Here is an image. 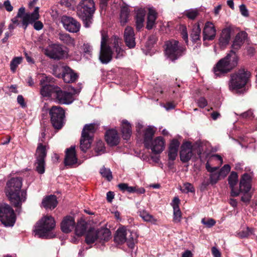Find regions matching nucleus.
I'll return each instance as SVG.
<instances>
[{
    "instance_id": "1",
    "label": "nucleus",
    "mask_w": 257,
    "mask_h": 257,
    "mask_svg": "<svg viewBox=\"0 0 257 257\" xmlns=\"http://www.w3.org/2000/svg\"><path fill=\"white\" fill-rule=\"evenodd\" d=\"M54 78L51 76L43 74L40 81V93L43 97H51L61 104H69L74 101L71 92L63 90L55 85Z\"/></svg>"
},
{
    "instance_id": "2",
    "label": "nucleus",
    "mask_w": 257,
    "mask_h": 257,
    "mask_svg": "<svg viewBox=\"0 0 257 257\" xmlns=\"http://www.w3.org/2000/svg\"><path fill=\"white\" fill-rule=\"evenodd\" d=\"M227 180L231 189L230 195L232 197H237L240 193L242 194L241 201L245 203L249 202L252 197V194L250 192L251 188L250 176L246 173L241 176L238 189L235 188L238 182V174L236 172H231Z\"/></svg>"
},
{
    "instance_id": "3",
    "label": "nucleus",
    "mask_w": 257,
    "mask_h": 257,
    "mask_svg": "<svg viewBox=\"0 0 257 257\" xmlns=\"http://www.w3.org/2000/svg\"><path fill=\"white\" fill-rule=\"evenodd\" d=\"M22 186L21 177H13L6 184L5 193L12 204L16 208H21L22 203L26 199V192H21Z\"/></svg>"
},
{
    "instance_id": "4",
    "label": "nucleus",
    "mask_w": 257,
    "mask_h": 257,
    "mask_svg": "<svg viewBox=\"0 0 257 257\" xmlns=\"http://www.w3.org/2000/svg\"><path fill=\"white\" fill-rule=\"evenodd\" d=\"M238 57L234 50H230L227 55L220 59L214 65L213 71L217 77L224 76L237 65Z\"/></svg>"
},
{
    "instance_id": "5",
    "label": "nucleus",
    "mask_w": 257,
    "mask_h": 257,
    "mask_svg": "<svg viewBox=\"0 0 257 257\" xmlns=\"http://www.w3.org/2000/svg\"><path fill=\"white\" fill-rule=\"evenodd\" d=\"M95 10L93 0H81L77 6V15L85 28H89L92 24Z\"/></svg>"
},
{
    "instance_id": "6",
    "label": "nucleus",
    "mask_w": 257,
    "mask_h": 257,
    "mask_svg": "<svg viewBox=\"0 0 257 257\" xmlns=\"http://www.w3.org/2000/svg\"><path fill=\"white\" fill-rule=\"evenodd\" d=\"M55 227V222L51 216H45L36 224L34 232L40 238H52L55 234L52 232Z\"/></svg>"
},
{
    "instance_id": "7",
    "label": "nucleus",
    "mask_w": 257,
    "mask_h": 257,
    "mask_svg": "<svg viewBox=\"0 0 257 257\" xmlns=\"http://www.w3.org/2000/svg\"><path fill=\"white\" fill-rule=\"evenodd\" d=\"M165 52L168 57L172 61H175L184 55L186 47L181 44L178 41L172 39L166 42Z\"/></svg>"
},
{
    "instance_id": "8",
    "label": "nucleus",
    "mask_w": 257,
    "mask_h": 257,
    "mask_svg": "<svg viewBox=\"0 0 257 257\" xmlns=\"http://www.w3.org/2000/svg\"><path fill=\"white\" fill-rule=\"evenodd\" d=\"M96 131L94 123L86 124L84 126L80 140V149L84 153H86L90 148L93 141V135Z\"/></svg>"
},
{
    "instance_id": "9",
    "label": "nucleus",
    "mask_w": 257,
    "mask_h": 257,
    "mask_svg": "<svg viewBox=\"0 0 257 257\" xmlns=\"http://www.w3.org/2000/svg\"><path fill=\"white\" fill-rule=\"evenodd\" d=\"M249 75V72L244 69H240L231 74L229 82V89L233 91L243 88L247 83Z\"/></svg>"
},
{
    "instance_id": "10",
    "label": "nucleus",
    "mask_w": 257,
    "mask_h": 257,
    "mask_svg": "<svg viewBox=\"0 0 257 257\" xmlns=\"http://www.w3.org/2000/svg\"><path fill=\"white\" fill-rule=\"evenodd\" d=\"M49 114L53 127L57 130H61L65 123L64 109L60 106L54 105L49 109Z\"/></svg>"
},
{
    "instance_id": "11",
    "label": "nucleus",
    "mask_w": 257,
    "mask_h": 257,
    "mask_svg": "<svg viewBox=\"0 0 257 257\" xmlns=\"http://www.w3.org/2000/svg\"><path fill=\"white\" fill-rule=\"evenodd\" d=\"M16 216L14 209L8 204H0V221L6 227L13 226Z\"/></svg>"
},
{
    "instance_id": "12",
    "label": "nucleus",
    "mask_w": 257,
    "mask_h": 257,
    "mask_svg": "<svg viewBox=\"0 0 257 257\" xmlns=\"http://www.w3.org/2000/svg\"><path fill=\"white\" fill-rule=\"evenodd\" d=\"M47 156L46 146L42 143H39L36 151L34 163L35 171L39 174H43L45 171V158Z\"/></svg>"
},
{
    "instance_id": "13",
    "label": "nucleus",
    "mask_w": 257,
    "mask_h": 257,
    "mask_svg": "<svg viewBox=\"0 0 257 257\" xmlns=\"http://www.w3.org/2000/svg\"><path fill=\"white\" fill-rule=\"evenodd\" d=\"M61 22L64 28L71 33H77L80 30L81 27L80 23L71 17L63 16L61 17Z\"/></svg>"
},
{
    "instance_id": "14",
    "label": "nucleus",
    "mask_w": 257,
    "mask_h": 257,
    "mask_svg": "<svg viewBox=\"0 0 257 257\" xmlns=\"http://www.w3.org/2000/svg\"><path fill=\"white\" fill-rule=\"evenodd\" d=\"M193 155V146L191 142L189 141L183 142L180 151V160L183 163H187L191 159Z\"/></svg>"
},
{
    "instance_id": "15",
    "label": "nucleus",
    "mask_w": 257,
    "mask_h": 257,
    "mask_svg": "<svg viewBox=\"0 0 257 257\" xmlns=\"http://www.w3.org/2000/svg\"><path fill=\"white\" fill-rule=\"evenodd\" d=\"M123 40L125 45L129 49H134L136 46L135 34L134 29L131 26H127L123 32Z\"/></svg>"
},
{
    "instance_id": "16",
    "label": "nucleus",
    "mask_w": 257,
    "mask_h": 257,
    "mask_svg": "<svg viewBox=\"0 0 257 257\" xmlns=\"http://www.w3.org/2000/svg\"><path fill=\"white\" fill-rule=\"evenodd\" d=\"M65 51L62 46L59 44H53L49 50L46 51V55L49 58L54 60H60L65 55Z\"/></svg>"
},
{
    "instance_id": "17",
    "label": "nucleus",
    "mask_w": 257,
    "mask_h": 257,
    "mask_svg": "<svg viewBox=\"0 0 257 257\" xmlns=\"http://www.w3.org/2000/svg\"><path fill=\"white\" fill-rule=\"evenodd\" d=\"M40 18L39 15V8L35 7L34 11L31 14L26 13L23 18L22 22V25L24 29L26 30L29 24H32L36 20Z\"/></svg>"
},
{
    "instance_id": "18",
    "label": "nucleus",
    "mask_w": 257,
    "mask_h": 257,
    "mask_svg": "<svg viewBox=\"0 0 257 257\" xmlns=\"http://www.w3.org/2000/svg\"><path fill=\"white\" fill-rule=\"evenodd\" d=\"M77 158L75 151V147L71 146L67 148L65 151V156L64 158V165L65 166H72L77 163Z\"/></svg>"
},
{
    "instance_id": "19",
    "label": "nucleus",
    "mask_w": 257,
    "mask_h": 257,
    "mask_svg": "<svg viewBox=\"0 0 257 257\" xmlns=\"http://www.w3.org/2000/svg\"><path fill=\"white\" fill-rule=\"evenodd\" d=\"M165 142V140L162 137H157L150 142V146L147 149H151L152 152L155 154H159L164 150Z\"/></svg>"
},
{
    "instance_id": "20",
    "label": "nucleus",
    "mask_w": 257,
    "mask_h": 257,
    "mask_svg": "<svg viewBox=\"0 0 257 257\" xmlns=\"http://www.w3.org/2000/svg\"><path fill=\"white\" fill-rule=\"evenodd\" d=\"M105 140L108 145L114 147L118 145L120 142V138L117 132L114 129H110L106 131Z\"/></svg>"
},
{
    "instance_id": "21",
    "label": "nucleus",
    "mask_w": 257,
    "mask_h": 257,
    "mask_svg": "<svg viewBox=\"0 0 257 257\" xmlns=\"http://www.w3.org/2000/svg\"><path fill=\"white\" fill-rule=\"evenodd\" d=\"M216 34V30L213 23L211 22H207L203 30V41H212L214 39Z\"/></svg>"
},
{
    "instance_id": "22",
    "label": "nucleus",
    "mask_w": 257,
    "mask_h": 257,
    "mask_svg": "<svg viewBox=\"0 0 257 257\" xmlns=\"http://www.w3.org/2000/svg\"><path fill=\"white\" fill-rule=\"evenodd\" d=\"M57 76L59 78L62 77L64 81L68 83L74 82L78 77V75L67 66L64 68L62 74H59Z\"/></svg>"
},
{
    "instance_id": "23",
    "label": "nucleus",
    "mask_w": 257,
    "mask_h": 257,
    "mask_svg": "<svg viewBox=\"0 0 257 257\" xmlns=\"http://www.w3.org/2000/svg\"><path fill=\"white\" fill-rule=\"evenodd\" d=\"M156 129L154 126L150 125L143 130V143L146 148L150 146V142L153 140V137L155 134Z\"/></svg>"
},
{
    "instance_id": "24",
    "label": "nucleus",
    "mask_w": 257,
    "mask_h": 257,
    "mask_svg": "<svg viewBox=\"0 0 257 257\" xmlns=\"http://www.w3.org/2000/svg\"><path fill=\"white\" fill-rule=\"evenodd\" d=\"M247 37V34L245 32L241 31L238 33L236 35L233 41V43L231 45V50H234L236 52L239 49H240Z\"/></svg>"
},
{
    "instance_id": "25",
    "label": "nucleus",
    "mask_w": 257,
    "mask_h": 257,
    "mask_svg": "<svg viewBox=\"0 0 257 257\" xmlns=\"http://www.w3.org/2000/svg\"><path fill=\"white\" fill-rule=\"evenodd\" d=\"M75 225V222L73 217L66 216L61 222V229L63 232L68 233L72 230Z\"/></svg>"
},
{
    "instance_id": "26",
    "label": "nucleus",
    "mask_w": 257,
    "mask_h": 257,
    "mask_svg": "<svg viewBox=\"0 0 257 257\" xmlns=\"http://www.w3.org/2000/svg\"><path fill=\"white\" fill-rule=\"evenodd\" d=\"M127 229L125 227H119L117 229L114 236V241L118 244H122L127 241Z\"/></svg>"
},
{
    "instance_id": "27",
    "label": "nucleus",
    "mask_w": 257,
    "mask_h": 257,
    "mask_svg": "<svg viewBox=\"0 0 257 257\" xmlns=\"http://www.w3.org/2000/svg\"><path fill=\"white\" fill-rule=\"evenodd\" d=\"M42 204L46 209H54L58 204L56 196L54 195L46 196L43 199Z\"/></svg>"
},
{
    "instance_id": "28",
    "label": "nucleus",
    "mask_w": 257,
    "mask_h": 257,
    "mask_svg": "<svg viewBox=\"0 0 257 257\" xmlns=\"http://www.w3.org/2000/svg\"><path fill=\"white\" fill-rule=\"evenodd\" d=\"M112 51L110 47L100 48L99 60L103 64H107L112 59Z\"/></svg>"
},
{
    "instance_id": "29",
    "label": "nucleus",
    "mask_w": 257,
    "mask_h": 257,
    "mask_svg": "<svg viewBox=\"0 0 257 257\" xmlns=\"http://www.w3.org/2000/svg\"><path fill=\"white\" fill-rule=\"evenodd\" d=\"M231 31L228 28L223 29L219 38V44L220 47H224L227 46L230 40Z\"/></svg>"
},
{
    "instance_id": "30",
    "label": "nucleus",
    "mask_w": 257,
    "mask_h": 257,
    "mask_svg": "<svg viewBox=\"0 0 257 257\" xmlns=\"http://www.w3.org/2000/svg\"><path fill=\"white\" fill-rule=\"evenodd\" d=\"M146 16V11L142 9H139L136 13L135 17L136 27L137 31H140L144 27L145 22V17Z\"/></svg>"
},
{
    "instance_id": "31",
    "label": "nucleus",
    "mask_w": 257,
    "mask_h": 257,
    "mask_svg": "<svg viewBox=\"0 0 257 257\" xmlns=\"http://www.w3.org/2000/svg\"><path fill=\"white\" fill-rule=\"evenodd\" d=\"M96 234L97 241L101 243L108 241L110 238L111 232L107 228H103L96 230Z\"/></svg>"
},
{
    "instance_id": "32",
    "label": "nucleus",
    "mask_w": 257,
    "mask_h": 257,
    "mask_svg": "<svg viewBox=\"0 0 257 257\" xmlns=\"http://www.w3.org/2000/svg\"><path fill=\"white\" fill-rule=\"evenodd\" d=\"M157 14L154 10L150 9L147 16L146 29L150 30L156 24Z\"/></svg>"
},
{
    "instance_id": "33",
    "label": "nucleus",
    "mask_w": 257,
    "mask_h": 257,
    "mask_svg": "<svg viewBox=\"0 0 257 257\" xmlns=\"http://www.w3.org/2000/svg\"><path fill=\"white\" fill-rule=\"evenodd\" d=\"M121 133L124 140L130 139L132 135V126L131 124L126 120L122 121Z\"/></svg>"
},
{
    "instance_id": "34",
    "label": "nucleus",
    "mask_w": 257,
    "mask_h": 257,
    "mask_svg": "<svg viewBox=\"0 0 257 257\" xmlns=\"http://www.w3.org/2000/svg\"><path fill=\"white\" fill-rule=\"evenodd\" d=\"M85 241L88 245L92 244L96 241H97L96 230L93 227H90L86 232Z\"/></svg>"
},
{
    "instance_id": "35",
    "label": "nucleus",
    "mask_w": 257,
    "mask_h": 257,
    "mask_svg": "<svg viewBox=\"0 0 257 257\" xmlns=\"http://www.w3.org/2000/svg\"><path fill=\"white\" fill-rule=\"evenodd\" d=\"M87 227L86 222L84 220H81L77 222L75 228V232L76 235L81 236L86 232Z\"/></svg>"
},
{
    "instance_id": "36",
    "label": "nucleus",
    "mask_w": 257,
    "mask_h": 257,
    "mask_svg": "<svg viewBox=\"0 0 257 257\" xmlns=\"http://www.w3.org/2000/svg\"><path fill=\"white\" fill-rule=\"evenodd\" d=\"M130 14V10L127 6H124L121 8L119 16L121 25L123 26L127 22Z\"/></svg>"
},
{
    "instance_id": "37",
    "label": "nucleus",
    "mask_w": 257,
    "mask_h": 257,
    "mask_svg": "<svg viewBox=\"0 0 257 257\" xmlns=\"http://www.w3.org/2000/svg\"><path fill=\"white\" fill-rule=\"evenodd\" d=\"M138 213L145 221L155 223L157 221V219H155L153 215L150 214L149 212L145 210H139Z\"/></svg>"
},
{
    "instance_id": "38",
    "label": "nucleus",
    "mask_w": 257,
    "mask_h": 257,
    "mask_svg": "<svg viewBox=\"0 0 257 257\" xmlns=\"http://www.w3.org/2000/svg\"><path fill=\"white\" fill-rule=\"evenodd\" d=\"M59 39L68 46H74V39L67 33H59Z\"/></svg>"
},
{
    "instance_id": "39",
    "label": "nucleus",
    "mask_w": 257,
    "mask_h": 257,
    "mask_svg": "<svg viewBox=\"0 0 257 257\" xmlns=\"http://www.w3.org/2000/svg\"><path fill=\"white\" fill-rule=\"evenodd\" d=\"M201 31V29L199 24L194 26L191 34V37L193 42H197L198 40H200Z\"/></svg>"
},
{
    "instance_id": "40",
    "label": "nucleus",
    "mask_w": 257,
    "mask_h": 257,
    "mask_svg": "<svg viewBox=\"0 0 257 257\" xmlns=\"http://www.w3.org/2000/svg\"><path fill=\"white\" fill-rule=\"evenodd\" d=\"M26 14V13H25V8L24 7H21L19 9L17 16L14 18H13L11 20V21L14 24H17V26H18L20 24V22L18 19L19 18H21L22 21L23 18L24 16H25Z\"/></svg>"
},
{
    "instance_id": "41",
    "label": "nucleus",
    "mask_w": 257,
    "mask_h": 257,
    "mask_svg": "<svg viewBox=\"0 0 257 257\" xmlns=\"http://www.w3.org/2000/svg\"><path fill=\"white\" fill-rule=\"evenodd\" d=\"M253 232V229L248 227L245 230H242L238 233V236L241 238H247L251 235Z\"/></svg>"
},
{
    "instance_id": "42",
    "label": "nucleus",
    "mask_w": 257,
    "mask_h": 257,
    "mask_svg": "<svg viewBox=\"0 0 257 257\" xmlns=\"http://www.w3.org/2000/svg\"><path fill=\"white\" fill-rule=\"evenodd\" d=\"M100 173L101 175L106 179L110 181L112 179V176L111 172L110 169H106L104 167H102L100 170Z\"/></svg>"
},
{
    "instance_id": "43",
    "label": "nucleus",
    "mask_w": 257,
    "mask_h": 257,
    "mask_svg": "<svg viewBox=\"0 0 257 257\" xmlns=\"http://www.w3.org/2000/svg\"><path fill=\"white\" fill-rule=\"evenodd\" d=\"M22 57H15L11 62L10 66L12 71L15 72L18 65L21 63Z\"/></svg>"
},
{
    "instance_id": "44",
    "label": "nucleus",
    "mask_w": 257,
    "mask_h": 257,
    "mask_svg": "<svg viewBox=\"0 0 257 257\" xmlns=\"http://www.w3.org/2000/svg\"><path fill=\"white\" fill-rule=\"evenodd\" d=\"M105 150V148L104 146V143L101 141L99 140L96 142V147L95 148V152L97 153L98 155L104 153Z\"/></svg>"
},
{
    "instance_id": "45",
    "label": "nucleus",
    "mask_w": 257,
    "mask_h": 257,
    "mask_svg": "<svg viewBox=\"0 0 257 257\" xmlns=\"http://www.w3.org/2000/svg\"><path fill=\"white\" fill-rule=\"evenodd\" d=\"M222 176L219 172L211 173L209 176V181L211 185H214L217 183Z\"/></svg>"
},
{
    "instance_id": "46",
    "label": "nucleus",
    "mask_w": 257,
    "mask_h": 257,
    "mask_svg": "<svg viewBox=\"0 0 257 257\" xmlns=\"http://www.w3.org/2000/svg\"><path fill=\"white\" fill-rule=\"evenodd\" d=\"M199 13L196 10H189L186 11L185 12V15L186 17L191 20H194L197 16L198 15Z\"/></svg>"
},
{
    "instance_id": "47",
    "label": "nucleus",
    "mask_w": 257,
    "mask_h": 257,
    "mask_svg": "<svg viewBox=\"0 0 257 257\" xmlns=\"http://www.w3.org/2000/svg\"><path fill=\"white\" fill-rule=\"evenodd\" d=\"M183 186L184 188L183 189H181L182 192L185 193L195 192V188L192 184L186 182L184 184Z\"/></svg>"
},
{
    "instance_id": "48",
    "label": "nucleus",
    "mask_w": 257,
    "mask_h": 257,
    "mask_svg": "<svg viewBox=\"0 0 257 257\" xmlns=\"http://www.w3.org/2000/svg\"><path fill=\"white\" fill-rule=\"evenodd\" d=\"M182 213L180 209H173V221L178 223L181 221Z\"/></svg>"
},
{
    "instance_id": "49",
    "label": "nucleus",
    "mask_w": 257,
    "mask_h": 257,
    "mask_svg": "<svg viewBox=\"0 0 257 257\" xmlns=\"http://www.w3.org/2000/svg\"><path fill=\"white\" fill-rule=\"evenodd\" d=\"M201 223L207 227H211L216 223V221L213 218H203L201 220Z\"/></svg>"
},
{
    "instance_id": "50",
    "label": "nucleus",
    "mask_w": 257,
    "mask_h": 257,
    "mask_svg": "<svg viewBox=\"0 0 257 257\" xmlns=\"http://www.w3.org/2000/svg\"><path fill=\"white\" fill-rule=\"evenodd\" d=\"M180 145V143L177 139H173L170 142V145L169 146V149L176 150V151H178V149H179Z\"/></svg>"
},
{
    "instance_id": "51",
    "label": "nucleus",
    "mask_w": 257,
    "mask_h": 257,
    "mask_svg": "<svg viewBox=\"0 0 257 257\" xmlns=\"http://www.w3.org/2000/svg\"><path fill=\"white\" fill-rule=\"evenodd\" d=\"M115 52L116 53L115 58L116 59L120 58L124 56L125 51L122 50L120 47H119L118 43H114Z\"/></svg>"
},
{
    "instance_id": "52",
    "label": "nucleus",
    "mask_w": 257,
    "mask_h": 257,
    "mask_svg": "<svg viewBox=\"0 0 257 257\" xmlns=\"http://www.w3.org/2000/svg\"><path fill=\"white\" fill-rule=\"evenodd\" d=\"M178 152V151L169 149L168 154L169 160L172 161H175L177 156Z\"/></svg>"
},
{
    "instance_id": "53",
    "label": "nucleus",
    "mask_w": 257,
    "mask_h": 257,
    "mask_svg": "<svg viewBox=\"0 0 257 257\" xmlns=\"http://www.w3.org/2000/svg\"><path fill=\"white\" fill-rule=\"evenodd\" d=\"M230 166L229 165H224L223 167L220 169L219 172L220 173L222 176L225 177L230 172Z\"/></svg>"
},
{
    "instance_id": "54",
    "label": "nucleus",
    "mask_w": 257,
    "mask_h": 257,
    "mask_svg": "<svg viewBox=\"0 0 257 257\" xmlns=\"http://www.w3.org/2000/svg\"><path fill=\"white\" fill-rule=\"evenodd\" d=\"M130 233V234L128 237H126L127 242L128 243V246L130 247H133L134 245V236L133 235V232L129 229H127V234Z\"/></svg>"
},
{
    "instance_id": "55",
    "label": "nucleus",
    "mask_w": 257,
    "mask_h": 257,
    "mask_svg": "<svg viewBox=\"0 0 257 257\" xmlns=\"http://www.w3.org/2000/svg\"><path fill=\"white\" fill-rule=\"evenodd\" d=\"M197 103L198 106L201 108H204L207 105V101L203 97H200L197 100Z\"/></svg>"
},
{
    "instance_id": "56",
    "label": "nucleus",
    "mask_w": 257,
    "mask_h": 257,
    "mask_svg": "<svg viewBox=\"0 0 257 257\" xmlns=\"http://www.w3.org/2000/svg\"><path fill=\"white\" fill-rule=\"evenodd\" d=\"M239 10L241 15L244 17H248V11L245 5L242 4L239 6Z\"/></svg>"
},
{
    "instance_id": "57",
    "label": "nucleus",
    "mask_w": 257,
    "mask_h": 257,
    "mask_svg": "<svg viewBox=\"0 0 257 257\" xmlns=\"http://www.w3.org/2000/svg\"><path fill=\"white\" fill-rule=\"evenodd\" d=\"M33 27L37 31L41 30L43 29L44 25L42 22L40 21L36 20L35 22L33 23Z\"/></svg>"
},
{
    "instance_id": "58",
    "label": "nucleus",
    "mask_w": 257,
    "mask_h": 257,
    "mask_svg": "<svg viewBox=\"0 0 257 257\" xmlns=\"http://www.w3.org/2000/svg\"><path fill=\"white\" fill-rule=\"evenodd\" d=\"M17 101L22 107L24 108L26 107V103L25 101L24 97L22 95H19L17 97Z\"/></svg>"
},
{
    "instance_id": "59",
    "label": "nucleus",
    "mask_w": 257,
    "mask_h": 257,
    "mask_svg": "<svg viewBox=\"0 0 257 257\" xmlns=\"http://www.w3.org/2000/svg\"><path fill=\"white\" fill-rule=\"evenodd\" d=\"M209 184H211V183H210V181L209 180H204L200 186V190L201 191H204L207 190Z\"/></svg>"
},
{
    "instance_id": "60",
    "label": "nucleus",
    "mask_w": 257,
    "mask_h": 257,
    "mask_svg": "<svg viewBox=\"0 0 257 257\" xmlns=\"http://www.w3.org/2000/svg\"><path fill=\"white\" fill-rule=\"evenodd\" d=\"M180 199L178 197H175L174 198L172 201V206L173 209H180L179 208Z\"/></svg>"
},
{
    "instance_id": "61",
    "label": "nucleus",
    "mask_w": 257,
    "mask_h": 257,
    "mask_svg": "<svg viewBox=\"0 0 257 257\" xmlns=\"http://www.w3.org/2000/svg\"><path fill=\"white\" fill-rule=\"evenodd\" d=\"M205 167H206V169L207 170V171L209 172H210L211 173H215V171H216L218 169V167H211V166L210 165V164H209L208 162L206 163V164L205 165Z\"/></svg>"
},
{
    "instance_id": "62",
    "label": "nucleus",
    "mask_w": 257,
    "mask_h": 257,
    "mask_svg": "<svg viewBox=\"0 0 257 257\" xmlns=\"http://www.w3.org/2000/svg\"><path fill=\"white\" fill-rule=\"evenodd\" d=\"M4 7L8 12H12L13 10V7L11 5L9 0H7L4 3Z\"/></svg>"
},
{
    "instance_id": "63",
    "label": "nucleus",
    "mask_w": 257,
    "mask_h": 257,
    "mask_svg": "<svg viewBox=\"0 0 257 257\" xmlns=\"http://www.w3.org/2000/svg\"><path fill=\"white\" fill-rule=\"evenodd\" d=\"M143 127H144V125H143V124L141 122H137V123L136 124V131L138 135H141L142 134Z\"/></svg>"
},
{
    "instance_id": "64",
    "label": "nucleus",
    "mask_w": 257,
    "mask_h": 257,
    "mask_svg": "<svg viewBox=\"0 0 257 257\" xmlns=\"http://www.w3.org/2000/svg\"><path fill=\"white\" fill-rule=\"evenodd\" d=\"M211 251L214 257H221V253L216 247H213L211 249Z\"/></svg>"
}]
</instances>
